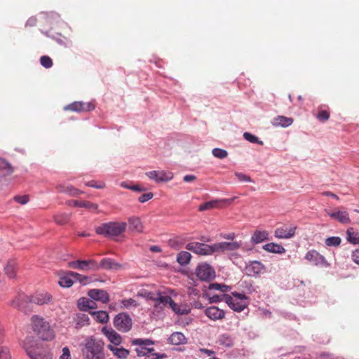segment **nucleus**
Returning <instances> with one entry per match:
<instances>
[{
  "mask_svg": "<svg viewBox=\"0 0 359 359\" xmlns=\"http://www.w3.org/2000/svg\"><path fill=\"white\" fill-rule=\"evenodd\" d=\"M185 248L200 256L212 255L216 253L215 243L208 245L204 243L191 242L186 245Z\"/></svg>",
  "mask_w": 359,
  "mask_h": 359,
  "instance_id": "nucleus-5",
  "label": "nucleus"
},
{
  "mask_svg": "<svg viewBox=\"0 0 359 359\" xmlns=\"http://www.w3.org/2000/svg\"><path fill=\"white\" fill-rule=\"evenodd\" d=\"M346 240L351 244H359V233L355 231L353 228H348L346 230Z\"/></svg>",
  "mask_w": 359,
  "mask_h": 359,
  "instance_id": "nucleus-38",
  "label": "nucleus"
},
{
  "mask_svg": "<svg viewBox=\"0 0 359 359\" xmlns=\"http://www.w3.org/2000/svg\"><path fill=\"white\" fill-rule=\"evenodd\" d=\"M135 351L137 353V356H144L146 355V346L137 347L135 348Z\"/></svg>",
  "mask_w": 359,
  "mask_h": 359,
  "instance_id": "nucleus-63",
  "label": "nucleus"
},
{
  "mask_svg": "<svg viewBox=\"0 0 359 359\" xmlns=\"http://www.w3.org/2000/svg\"><path fill=\"white\" fill-rule=\"evenodd\" d=\"M86 185L89 187H93L96 189H103L105 187V184L103 182H96L95 180L88 181L86 183Z\"/></svg>",
  "mask_w": 359,
  "mask_h": 359,
  "instance_id": "nucleus-54",
  "label": "nucleus"
},
{
  "mask_svg": "<svg viewBox=\"0 0 359 359\" xmlns=\"http://www.w3.org/2000/svg\"><path fill=\"white\" fill-rule=\"evenodd\" d=\"M191 255L187 251H181L177 257V262L181 266H185L188 264L191 259Z\"/></svg>",
  "mask_w": 359,
  "mask_h": 359,
  "instance_id": "nucleus-41",
  "label": "nucleus"
},
{
  "mask_svg": "<svg viewBox=\"0 0 359 359\" xmlns=\"http://www.w3.org/2000/svg\"><path fill=\"white\" fill-rule=\"evenodd\" d=\"M239 286L243 288L247 293L252 294L257 292L256 287L252 280H241L238 283Z\"/></svg>",
  "mask_w": 359,
  "mask_h": 359,
  "instance_id": "nucleus-44",
  "label": "nucleus"
},
{
  "mask_svg": "<svg viewBox=\"0 0 359 359\" xmlns=\"http://www.w3.org/2000/svg\"><path fill=\"white\" fill-rule=\"evenodd\" d=\"M210 302L212 303H217L220 302L224 300V297L218 294L212 295L211 297H210Z\"/></svg>",
  "mask_w": 359,
  "mask_h": 359,
  "instance_id": "nucleus-64",
  "label": "nucleus"
},
{
  "mask_svg": "<svg viewBox=\"0 0 359 359\" xmlns=\"http://www.w3.org/2000/svg\"><path fill=\"white\" fill-rule=\"evenodd\" d=\"M234 200V198H229V199H221V200H213L207 201L203 204H201L198 207V210L202 212L207 210H210L214 208H216L218 206L219 203H224V204H230Z\"/></svg>",
  "mask_w": 359,
  "mask_h": 359,
  "instance_id": "nucleus-21",
  "label": "nucleus"
},
{
  "mask_svg": "<svg viewBox=\"0 0 359 359\" xmlns=\"http://www.w3.org/2000/svg\"><path fill=\"white\" fill-rule=\"evenodd\" d=\"M158 302H163V308L169 304L171 309L177 315H187L190 313V309L187 306L179 305L175 303L170 296H165L158 299Z\"/></svg>",
  "mask_w": 359,
  "mask_h": 359,
  "instance_id": "nucleus-11",
  "label": "nucleus"
},
{
  "mask_svg": "<svg viewBox=\"0 0 359 359\" xmlns=\"http://www.w3.org/2000/svg\"><path fill=\"white\" fill-rule=\"evenodd\" d=\"M95 320L99 323H106L109 320V313L105 311L90 312Z\"/></svg>",
  "mask_w": 359,
  "mask_h": 359,
  "instance_id": "nucleus-39",
  "label": "nucleus"
},
{
  "mask_svg": "<svg viewBox=\"0 0 359 359\" xmlns=\"http://www.w3.org/2000/svg\"><path fill=\"white\" fill-rule=\"evenodd\" d=\"M224 301L234 311L241 312L248 306L249 297L238 292H232L231 295L228 294H222Z\"/></svg>",
  "mask_w": 359,
  "mask_h": 359,
  "instance_id": "nucleus-4",
  "label": "nucleus"
},
{
  "mask_svg": "<svg viewBox=\"0 0 359 359\" xmlns=\"http://www.w3.org/2000/svg\"><path fill=\"white\" fill-rule=\"evenodd\" d=\"M146 175L156 182H168L172 177L168 176L164 171L153 170L146 172Z\"/></svg>",
  "mask_w": 359,
  "mask_h": 359,
  "instance_id": "nucleus-23",
  "label": "nucleus"
},
{
  "mask_svg": "<svg viewBox=\"0 0 359 359\" xmlns=\"http://www.w3.org/2000/svg\"><path fill=\"white\" fill-rule=\"evenodd\" d=\"M167 357L165 353H154L148 355L149 359H163Z\"/></svg>",
  "mask_w": 359,
  "mask_h": 359,
  "instance_id": "nucleus-60",
  "label": "nucleus"
},
{
  "mask_svg": "<svg viewBox=\"0 0 359 359\" xmlns=\"http://www.w3.org/2000/svg\"><path fill=\"white\" fill-rule=\"evenodd\" d=\"M231 289V286L220 284L217 283H211L209 285V290H219L222 292H229Z\"/></svg>",
  "mask_w": 359,
  "mask_h": 359,
  "instance_id": "nucleus-45",
  "label": "nucleus"
},
{
  "mask_svg": "<svg viewBox=\"0 0 359 359\" xmlns=\"http://www.w3.org/2000/svg\"><path fill=\"white\" fill-rule=\"evenodd\" d=\"M0 359H11L8 348L6 346H0Z\"/></svg>",
  "mask_w": 359,
  "mask_h": 359,
  "instance_id": "nucleus-53",
  "label": "nucleus"
},
{
  "mask_svg": "<svg viewBox=\"0 0 359 359\" xmlns=\"http://www.w3.org/2000/svg\"><path fill=\"white\" fill-rule=\"evenodd\" d=\"M128 226L131 231H135L138 233L143 231V224L140 219L137 217H132L128 219Z\"/></svg>",
  "mask_w": 359,
  "mask_h": 359,
  "instance_id": "nucleus-32",
  "label": "nucleus"
},
{
  "mask_svg": "<svg viewBox=\"0 0 359 359\" xmlns=\"http://www.w3.org/2000/svg\"><path fill=\"white\" fill-rule=\"evenodd\" d=\"M57 189L59 192L67 194L72 196H77L83 193L81 190L71 184H59L57 187Z\"/></svg>",
  "mask_w": 359,
  "mask_h": 359,
  "instance_id": "nucleus-26",
  "label": "nucleus"
},
{
  "mask_svg": "<svg viewBox=\"0 0 359 359\" xmlns=\"http://www.w3.org/2000/svg\"><path fill=\"white\" fill-rule=\"evenodd\" d=\"M37 19L36 17L29 18L25 24L26 27H34L36 25Z\"/></svg>",
  "mask_w": 359,
  "mask_h": 359,
  "instance_id": "nucleus-62",
  "label": "nucleus"
},
{
  "mask_svg": "<svg viewBox=\"0 0 359 359\" xmlns=\"http://www.w3.org/2000/svg\"><path fill=\"white\" fill-rule=\"evenodd\" d=\"M327 214L333 219L338 221L342 224H348L351 222L349 214L345 210H337L334 212H329L326 210Z\"/></svg>",
  "mask_w": 359,
  "mask_h": 359,
  "instance_id": "nucleus-20",
  "label": "nucleus"
},
{
  "mask_svg": "<svg viewBox=\"0 0 359 359\" xmlns=\"http://www.w3.org/2000/svg\"><path fill=\"white\" fill-rule=\"evenodd\" d=\"M71 218V214L63 212L58 213L53 216V219L55 222L59 225H63L69 222Z\"/></svg>",
  "mask_w": 359,
  "mask_h": 359,
  "instance_id": "nucleus-42",
  "label": "nucleus"
},
{
  "mask_svg": "<svg viewBox=\"0 0 359 359\" xmlns=\"http://www.w3.org/2000/svg\"><path fill=\"white\" fill-rule=\"evenodd\" d=\"M68 205L93 210H97L98 208L97 204L87 201L71 200L68 201Z\"/></svg>",
  "mask_w": 359,
  "mask_h": 359,
  "instance_id": "nucleus-31",
  "label": "nucleus"
},
{
  "mask_svg": "<svg viewBox=\"0 0 359 359\" xmlns=\"http://www.w3.org/2000/svg\"><path fill=\"white\" fill-rule=\"evenodd\" d=\"M217 343L219 346L231 348L234 345V338L228 333H224L219 336Z\"/></svg>",
  "mask_w": 359,
  "mask_h": 359,
  "instance_id": "nucleus-27",
  "label": "nucleus"
},
{
  "mask_svg": "<svg viewBox=\"0 0 359 359\" xmlns=\"http://www.w3.org/2000/svg\"><path fill=\"white\" fill-rule=\"evenodd\" d=\"M262 248L269 252L276 253V254H283L285 252V249L281 245L274 243H269L263 245Z\"/></svg>",
  "mask_w": 359,
  "mask_h": 359,
  "instance_id": "nucleus-34",
  "label": "nucleus"
},
{
  "mask_svg": "<svg viewBox=\"0 0 359 359\" xmlns=\"http://www.w3.org/2000/svg\"><path fill=\"white\" fill-rule=\"evenodd\" d=\"M196 275L201 280L211 281L215 278V271L210 264L203 263L197 266Z\"/></svg>",
  "mask_w": 359,
  "mask_h": 359,
  "instance_id": "nucleus-10",
  "label": "nucleus"
},
{
  "mask_svg": "<svg viewBox=\"0 0 359 359\" xmlns=\"http://www.w3.org/2000/svg\"><path fill=\"white\" fill-rule=\"evenodd\" d=\"M351 259L355 264L359 265V249L352 252Z\"/></svg>",
  "mask_w": 359,
  "mask_h": 359,
  "instance_id": "nucleus-61",
  "label": "nucleus"
},
{
  "mask_svg": "<svg viewBox=\"0 0 359 359\" xmlns=\"http://www.w3.org/2000/svg\"><path fill=\"white\" fill-rule=\"evenodd\" d=\"M30 298L33 304H36L37 305H43L50 302L52 299V296L48 292H39L36 293Z\"/></svg>",
  "mask_w": 359,
  "mask_h": 359,
  "instance_id": "nucleus-24",
  "label": "nucleus"
},
{
  "mask_svg": "<svg viewBox=\"0 0 359 359\" xmlns=\"http://www.w3.org/2000/svg\"><path fill=\"white\" fill-rule=\"evenodd\" d=\"M84 359H104V343L93 336L86 337L81 344Z\"/></svg>",
  "mask_w": 359,
  "mask_h": 359,
  "instance_id": "nucleus-1",
  "label": "nucleus"
},
{
  "mask_svg": "<svg viewBox=\"0 0 359 359\" xmlns=\"http://www.w3.org/2000/svg\"><path fill=\"white\" fill-rule=\"evenodd\" d=\"M114 326L119 332H128L133 326V320L130 315L126 312L116 314L113 320Z\"/></svg>",
  "mask_w": 359,
  "mask_h": 359,
  "instance_id": "nucleus-6",
  "label": "nucleus"
},
{
  "mask_svg": "<svg viewBox=\"0 0 359 359\" xmlns=\"http://www.w3.org/2000/svg\"><path fill=\"white\" fill-rule=\"evenodd\" d=\"M14 200L22 205H25L28 203L29 201V196L27 195H23V196H15L14 197Z\"/></svg>",
  "mask_w": 359,
  "mask_h": 359,
  "instance_id": "nucleus-57",
  "label": "nucleus"
},
{
  "mask_svg": "<svg viewBox=\"0 0 359 359\" xmlns=\"http://www.w3.org/2000/svg\"><path fill=\"white\" fill-rule=\"evenodd\" d=\"M121 304L123 307L128 309L131 306L137 307L138 304L136 300L133 298L124 299L121 300Z\"/></svg>",
  "mask_w": 359,
  "mask_h": 359,
  "instance_id": "nucleus-51",
  "label": "nucleus"
},
{
  "mask_svg": "<svg viewBox=\"0 0 359 359\" xmlns=\"http://www.w3.org/2000/svg\"><path fill=\"white\" fill-rule=\"evenodd\" d=\"M89 304H91L90 299L86 297H81L78 300L77 306L80 311H88Z\"/></svg>",
  "mask_w": 359,
  "mask_h": 359,
  "instance_id": "nucleus-48",
  "label": "nucleus"
},
{
  "mask_svg": "<svg viewBox=\"0 0 359 359\" xmlns=\"http://www.w3.org/2000/svg\"><path fill=\"white\" fill-rule=\"evenodd\" d=\"M293 119L292 118L286 117L284 116H278L273 119V125L275 126H280L286 128L292 125Z\"/></svg>",
  "mask_w": 359,
  "mask_h": 359,
  "instance_id": "nucleus-37",
  "label": "nucleus"
},
{
  "mask_svg": "<svg viewBox=\"0 0 359 359\" xmlns=\"http://www.w3.org/2000/svg\"><path fill=\"white\" fill-rule=\"evenodd\" d=\"M265 271L264 265L259 261H250L246 264L245 273L248 276H257Z\"/></svg>",
  "mask_w": 359,
  "mask_h": 359,
  "instance_id": "nucleus-15",
  "label": "nucleus"
},
{
  "mask_svg": "<svg viewBox=\"0 0 359 359\" xmlns=\"http://www.w3.org/2000/svg\"><path fill=\"white\" fill-rule=\"evenodd\" d=\"M70 275L73 276L74 282H79L83 285H86L92 281L90 277L80 274L77 272L70 271Z\"/></svg>",
  "mask_w": 359,
  "mask_h": 359,
  "instance_id": "nucleus-40",
  "label": "nucleus"
},
{
  "mask_svg": "<svg viewBox=\"0 0 359 359\" xmlns=\"http://www.w3.org/2000/svg\"><path fill=\"white\" fill-rule=\"evenodd\" d=\"M153 196H154V194L151 192L143 194L138 198V201L140 203H145V202L149 201L150 199H151L153 198Z\"/></svg>",
  "mask_w": 359,
  "mask_h": 359,
  "instance_id": "nucleus-55",
  "label": "nucleus"
},
{
  "mask_svg": "<svg viewBox=\"0 0 359 359\" xmlns=\"http://www.w3.org/2000/svg\"><path fill=\"white\" fill-rule=\"evenodd\" d=\"M212 154L215 157L219 159L225 158L228 156L227 151L221 148H214Z\"/></svg>",
  "mask_w": 359,
  "mask_h": 359,
  "instance_id": "nucleus-49",
  "label": "nucleus"
},
{
  "mask_svg": "<svg viewBox=\"0 0 359 359\" xmlns=\"http://www.w3.org/2000/svg\"><path fill=\"white\" fill-rule=\"evenodd\" d=\"M70 271L65 273L64 275L60 277L58 284L62 287H70L74 283L73 276L70 275Z\"/></svg>",
  "mask_w": 359,
  "mask_h": 359,
  "instance_id": "nucleus-36",
  "label": "nucleus"
},
{
  "mask_svg": "<svg viewBox=\"0 0 359 359\" xmlns=\"http://www.w3.org/2000/svg\"><path fill=\"white\" fill-rule=\"evenodd\" d=\"M330 112L327 110H321L316 114V118L321 122H325L330 118Z\"/></svg>",
  "mask_w": 359,
  "mask_h": 359,
  "instance_id": "nucleus-52",
  "label": "nucleus"
},
{
  "mask_svg": "<svg viewBox=\"0 0 359 359\" xmlns=\"http://www.w3.org/2000/svg\"><path fill=\"white\" fill-rule=\"evenodd\" d=\"M137 296L144 298L147 300L154 301V307L155 309L161 311L163 309V306H162L163 302H158V299L163 298L165 296H162L160 292H158L157 297H155L152 292L148 291L147 290H142L138 292Z\"/></svg>",
  "mask_w": 359,
  "mask_h": 359,
  "instance_id": "nucleus-16",
  "label": "nucleus"
},
{
  "mask_svg": "<svg viewBox=\"0 0 359 359\" xmlns=\"http://www.w3.org/2000/svg\"><path fill=\"white\" fill-rule=\"evenodd\" d=\"M123 268V265L116 261L115 259L110 258V257H105L103 258L100 263L98 264V270L102 269L104 270H113V271H118L119 269H121Z\"/></svg>",
  "mask_w": 359,
  "mask_h": 359,
  "instance_id": "nucleus-17",
  "label": "nucleus"
},
{
  "mask_svg": "<svg viewBox=\"0 0 359 359\" xmlns=\"http://www.w3.org/2000/svg\"><path fill=\"white\" fill-rule=\"evenodd\" d=\"M205 314L213 320L223 319L225 316V312L215 306L207 308L205 310Z\"/></svg>",
  "mask_w": 359,
  "mask_h": 359,
  "instance_id": "nucleus-22",
  "label": "nucleus"
},
{
  "mask_svg": "<svg viewBox=\"0 0 359 359\" xmlns=\"http://www.w3.org/2000/svg\"><path fill=\"white\" fill-rule=\"evenodd\" d=\"M75 328L79 330L90 325V318L87 314L77 313L75 318Z\"/></svg>",
  "mask_w": 359,
  "mask_h": 359,
  "instance_id": "nucleus-33",
  "label": "nucleus"
},
{
  "mask_svg": "<svg viewBox=\"0 0 359 359\" xmlns=\"http://www.w3.org/2000/svg\"><path fill=\"white\" fill-rule=\"evenodd\" d=\"M40 63L43 67L46 69L50 68L53 65L52 59L47 55L41 57Z\"/></svg>",
  "mask_w": 359,
  "mask_h": 359,
  "instance_id": "nucleus-50",
  "label": "nucleus"
},
{
  "mask_svg": "<svg viewBox=\"0 0 359 359\" xmlns=\"http://www.w3.org/2000/svg\"><path fill=\"white\" fill-rule=\"evenodd\" d=\"M90 298L95 301H100L104 304L109 302V295L107 291L100 289H92L88 292Z\"/></svg>",
  "mask_w": 359,
  "mask_h": 359,
  "instance_id": "nucleus-18",
  "label": "nucleus"
},
{
  "mask_svg": "<svg viewBox=\"0 0 359 359\" xmlns=\"http://www.w3.org/2000/svg\"><path fill=\"white\" fill-rule=\"evenodd\" d=\"M241 245V243L237 241L215 243L216 252L236 250Z\"/></svg>",
  "mask_w": 359,
  "mask_h": 359,
  "instance_id": "nucleus-19",
  "label": "nucleus"
},
{
  "mask_svg": "<svg viewBox=\"0 0 359 359\" xmlns=\"http://www.w3.org/2000/svg\"><path fill=\"white\" fill-rule=\"evenodd\" d=\"M13 172V168L11 163L4 158H0V176L6 177Z\"/></svg>",
  "mask_w": 359,
  "mask_h": 359,
  "instance_id": "nucleus-30",
  "label": "nucleus"
},
{
  "mask_svg": "<svg viewBox=\"0 0 359 359\" xmlns=\"http://www.w3.org/2000/svg\"><path fill=\"white\" fill-rule=\"evenodd\" d=\"M304 258L311 264L320 266H327L329 264L324 256L320 255L316 250H309L305 255Z\"/></svg>",
  "mask_w": 359,
  "mask_h": 359,
  "instance_id": "nucleus-14",
  "label": "nucleus"
},
{
  "mask_svg": "<svg viewBox=\"0 0 359 359\" xmlns=\"http://www.w3.org/2000/svg\"><path fill=\"white\" fill-rule=\"evenodd\" d=\"M108 348L118 359H126L130 353V351L128 349L124 348L123 347L118 348L112 345H109Z\"/></svg>",
  "mask_w": 359,
  "mask_h": 359,
  "instance_id": "nucleus-35",
  "label": "nucleus"
},
{
  "mask_svg": "<svg viewBox=\"0 0 359 359\" xmlns=\"http://www.w3.org/2000/svg\"><path fill=\"white\" fill-rule=\"evenodd\" d=\"M64 109L65 110L81 113L94 110L95 109V105L93 102H84L81 101H76L65 106Z\"/></svg>",
  "mask_w": 359,
  "mask_h": 359,
  "instance_id": "nucleus-12",
  "label": "nucleus"
},
{
  "mask_svg": "<svg viewBox=\"0 0 359 359\" xmlns=\"http://www.w3.org/2000/svg\"><path fill=\"white\" fill-rule=\"evenodd\" d=\"M32 329L42 341H51L55 338V332L43 317L34 315L31 318Z\"/></svg>",
  "mask_w": 359,
  "mask_h": 359,
  "instance_id": "nucleus-2",
  "label": "nucleus"
},
{
  "mask_svg": "<svg viewBox=\"0 0 359 359\" xmlns=\"http://www.w3.org/2000/svg\"><path fill=\"white\" fill-rule=\"evenodd\" d=\"M243 137L245 140H247L251 143L257 144L259 145L264 144L263 141L259 140V138L257 136H255V135H253L250 133L245 132L243 133Z\"/></svg>",
  "mask_w": 359,
  "mask_h": 359,
  "instance_id": "nucleus-46",
  "label": "nucleus"
},
{
  "mask_svg": "<svg viewBox=\"0 0 359 359\" xmlns=\"http://www.w3.org/2000/svg\"><path fill=\"white\" fill-rule=\"evenodd\" d=\"M168 342L173 345H182L187 344V338L180 332H173L168 339Z\"/></svg>",
  "mask_w": 359,
  "mask_h": 359,
  "instance_id": "nucleus-29",
  "label": "nucleus"
},
{
  "mask_svg": "<svg viewBox=\"0 0 359 359\" xmlns=\"http://www.w3.org/2000/svg\"><path fill=\"white\" fill-rule=\"evenodd\" d=\"M24 348L30 359H53V353L48 349L28 346L27 343Z\"/></svg>",
  "mask_w": 359,
  "mask_h": 359,
  "instance_id": "nucleus-8",
  "label": "nucleus"
},
{
  "mask_svg": "<svg viewBox=\"0 0 359 359\" xmlns=\"http://www.w3.org/2000/svg\"><path fill=\"white\" fill-rule=\"evenodd\" d=\"M59 359H72L70 355V351L68 347L65 346L62 348V353L60 356Z\"/></svg>",
  "mask_w": 359,
  "mask_h": 359,
  "instance_id": "nucleus-59",
  "label": "nucleus"
},
{
  "mask_svg": "<svg viewBox=\"0 0 359 359\" xmlns=\"http://www.w3.org/2000/svg\"><path fill=\"white\" fill-rule=\"evenodd\" d=\"M69 267L81 271H98V263L93 259L87 260H76L68 263Z\"/></svg>",
  "mask_w": 359,
  "mask_h": 359,
  "instance_id": "nucleus-9",
  "label": "nucleus"
},
{
  "mask_svg": "<svg viewBox=\"0 0 359 359\" xmlns=\"http://www.w3.org/2000/svg\"><path fill=\"white\" fill-rule=\"evenodd\" d=\"M235 176L240 182H250L252 181L250 176L245 175L242 172H236Z\"/></svg>",
  "mask_w": 359,
  "mask_h": 359,
  "instance_id": "nucleus-56",
  "label": "nucleus"
},
{
  "mask_svg": "<svg viewBox=\"0 0 359 359\" xmlns=\"http://www.w3.org/2000/svg\"><path fill=\"white\" fill-rule=\"evenodd\" d=\"M126 226L127 224L124 222H109L102 223L101 225L95 227V231L97 235L108 238H113L125 232Z\"/></svg>",
  "mask_w": 359,
  "mask_h": 359,
  "instance_id": "nucleus-3",
  "label": "nucleus"
},
{
  "mask_svg": "<svg viewBox=\"0 0 359 359\" xmlns=\"http://www.w3.org/2000/svg\"><path fill=\"white\" fill-rule=\"evenodd\" d=\"M121 186L123 187H126L128 189H130V190H133L135 191H138V192H141V191H143L145 190V189L144 187H142L140 185L127 186L124 183H122Z\"/></svg>",
  "mask_w": 359,
  "mask_h": 359,
  "instance_id": "nucleus-58",
  "label": "nucleus"
},
{
  "mask_svg": "<svg viewBox=\"0 0 359 359\" xmlns=\"http://www.w3.org/2000/svg\"><path fill=\"white\" fill-rule=\"evenodd\" d=\"M269 239V233L266 231L256 230L251 236V243L258 244Z\"/></svg>",
  "mask_w": 359,
  "mask_h": 359,
  "instance_id": "nucleus-28",
  "label": "nucleus"
},
{
  "mask_svg": "<svg viewBox=\"0 0 359 359\" xmlns=\"http://www.w3.org/2000/svg\"><path fill=\"white\" fill-rule=\"evenodd\" d=\"M102 332L104 335L108 338L111 343L116 346H118L122 342V338L119 334H118L113 329L103 328Z\"/></svg>",
  "mask_w": 359,
  "mask_h": 359,
  "instance_id": "nucleus-25",
  "label": "nucleus"
},
{
  "mask_svg": "<svg viewBox=\"0 0 359 359\" xmlns=\"http://www.w3.org/2000/svg\"><path fill=\"white\" fill-rule=\"evenodd\" d=\"M341 239L339 236H331L325 239V243L327 246L337 247L340 245Z\"/></svg>",
  "mask_w": 359,
  "mask_h": 359,
  "instance_id": "nucleus-47",
  "label": "nucleus"
},
{
  "mask_svg": "<svg viewBox=\"0 0 359 359\" xmlns=\"http://www.w3.org/2000/svg\"><path fill=\"white\" fill-rule=\"evenodd\" d=\"M4 272L9 278H14L16 276V264L15 262H8L4 267Z\"/></svg>",
  "mask_w": 359,
  "mask_h": 359,
  "instance_id": "nucleus-43",
  "label": "nucleus"
},
{
  "mask_svg": "<svg viewBox=\"0 0 359 359\" xmlns=\"http://www.w3.org/2000/svg\"><path fill=\"white\" fill-rule=\"evenodd\" d=\"M297 226L294 224H284L276 229L274 236L279 239H288L294 236Z\"/></svg>",
  "mask_w": 359,
  "mask_h": 359,
  "instance_id": "nucleus-13",
  "label": "nucleus"
},
{
  "mask_svg": "<svg viewBox=\"0 0 359 359\" xmlns=\"http://www.w3.org/2000/svg\"><path fill=\"white\" fill-rule=\"evenodd\" d=\"M33 303L30 297L25 294H18L11 303V305L19 311L28 314L33 311Z\"/></svg>",
  "mask_w": 359,
  "mask_h": 359,
  "instance_id": "nucleus-7",
  "label": "nucleus"
}]
</instances>
